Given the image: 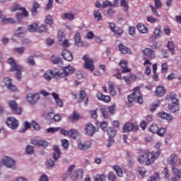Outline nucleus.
<instances>
[{
    "mask_svg": "<svg viewBox=\"0 0 181 181\" xmlns=\"http://www.w3.org/2000/svg\"><path fill=\"white\" fill-rule=\"evenodd\" d=\"M161 150L158 149L156 152L149 151L146 150L143 154L138 156L137 161L140 165H146V166H151L155 163V160L160 156Z\"/></svg>",
    "mask_w": 181,
    "mask_h": 181,
    "instance_id": "f257e3e1",
    "label": "nucleus"
},
{
    "mask_svg": "<svg viewBox=\"0 0 181 181\" xmlns=\"http://www.w3.org/2000/svg\"><path fill=\"white\" fill-rule=\"evenodd\" d=\"M63 72L59 71V70L55 69L54 71L52 70H47L46 74V80L50 81L52 78H55V80H60L70 74L74 73V68L71 66H67L62 68Z\"/></svg>",
    "mask_w": 181,
    "mask_h": 181,
    "instance_id": "f03ea898",
    "label": "nucleus"
},
{
    "mask_svg": "<svg viewBox=\"0 0 181 181\" xmlns=\"http://www.w3.org/2000/svg\"><path fill=\"white\" fill-rule=\"evenodd\" d=\"M129 103H138V104H142L144 103V99L142 98V95L141 94V88L137 86L134 88L133 93L128 97Z\"/></svg>",
    "mask_w": 181,
    "mask_h": 181,
    "instance_id": "7ed1b4c3",
    "label": "nucleus"
},
{
    "mask_svg": "<svg viewBox=\"0 0 181 181\" xmlns=\"http://www.w3.org/2000/svg\"><path fill=\"white\" fill-rule=\"evenodd\" d=\"M53 153H52V156H53V159H49L47 160L46 165H47V168H54V163L57 162V160L59 159V158H60V155H62V150H60V148H59V146L57 145H54L53 146Z\"/></svg>",
    "mask_w": 181,
    "mask_h": 181,
    "instance_id": "20e7f679",
    "label": "nucleus"
},
{
    "mask_svg": "<svg viewBox=\"0 0 181 181\" xmlns=\"http://www.w3.org/2000/svg\"><path fill=\"white\" fill-rule=\"evenodd\" d=\"M8 63L11 66L10 71H16V78L17 80H21L22 78V70H23L22 66L16 64V62L13 58H9Z\"/></svg>",
    "mask_w": 181,
    "mask_h": 181,
    "instance_id": "39448f33",
    "label": "nucleus"
},
{
    "mask_svg": "<svg viewBox=\"0 0 181 181\" xmlns=\"http://www.w3.org/2000/svg\"><path fill=\"white\" fill-rule=\"evenodd\" d=\"M26 100L29 104L31 105H35L39 100H40V95L37 93H28L26 96Z\"/></svg>",
    "mask_w": 181,
    "mask_h": 181,
    "instance_id": "423d86ee",
    "label": "nucleus"
},
{
    "mask_svg": "<svg viewBox=\"0 0 181 181\" xmlns=\"http://www.w3.org/2000/svg\"><path fill=\"white\" fill-rule=\"evenodd\" d=\"M83 60L85 62L84 68L93 71L95 70L94 61L91 58H88L87 55L83 57Z\"/></svg>",
    "mask_w": 181,
    "mask_h": 181,
    "instance_id": "0eeeda50",
    "label": "nucleus"
},
{
    "mask_svg": "<svg viewBox=\"0 0 181 181\" xmlns=\"http://www.w3.org/2000/svg\"><path fill=\"white\" fill-rule=\"evenodd\" d=\"M47 120L49 122H60L62 116L59 114L55 115L54 111H51L47 115Z\"/></svg>",
    "mask_w": 181,
    "mask_h": 181,
    "instance_id": "6e6552de",
    "label": "nucleus"
},
{
    "mask_svg": "<svg viewBox=\"0 0 181 181\" xmlns=\"http://www.w3.org/2000/svg\"><path fill=\"white\" fill-rule=\"evenodd\" d=\"M150 8L151 9V12L155 15V16L160 18V14H159L157 10L162 8V1H160V0H154V6H150Z\"/></svg>",
    "mask_w": 181,
    "mask_h": 181,
    "instance_id": "1a4fd4ad",
    "label": "nucleus"
},
{
    "mask_svg": "<svg viewBox=\"0 0 181 181\" xmlns=\"http://www.w3.org/2000/svg\"><path fill=\"white\" fill-rule=\"evenodd\" d=\"M109 23V28L110 30H112L114 33L115 36L117 37H119V36H122V34L124 33V30L121 29V28L116 26L115 23Z\"/></svg>",
    "mask_w": 181,
    "mask_h": 181,
    "instance_id": "9d476101",
    "label": "nucleus"
},
{
    "mask_svg": "<svg viewBox=\"0 0 181 181\" xmlns=\"http://www.w3.org/2000/svg\"><path fill=\"white\" fill-rule=\"evenodd\" d=\"M139 129V127L136 124H134L131 122H127L123 126V132H131L132 131H134V132H136Z\"/></svg>",
    "mask_w": 181,
    "mask_h": 181,
    "instance_id": "9b49d317",
    "label": "nucleus"
},
{
    "mask_svg": "<svg viewBox=\"0 0 181 181\" xmlns=\"http://www.w3.org/2000/svg\"><path fill=\"white\" fill-rule=\"evenodd\" d=\"M8 105L14 114H17L18 115L22 114V107H18V103L15 100H10Z\"/></svg>",
    "mask_w": 181,
    "mask_h": 181,
    "instance_id": "f8f14e48",
    "label": "nucleus"
},
{
    "mask_svg": "<svg viewBox=\"0 0 181 181\" xmlns=\"http://www.w3.org/2000/svg\"><path fill=\"white\" fill-rule=\"evenodd\" d=\"M6 124L11 129H16V128L19 127V121H18L15 117H8L6 119Z\"/></svg>",
    "mask_w": 181,
    "mask_h": 181,
    "instance_id": "ddd939ff",
    "label": "nucleus"
},
{
    "mask_svg": "<svg viewBox=\"0 0 181 181\" xmlns=\"http://www.w3.org/2000/svg\"><path fill=\"white\" fill-rule=\"evenodd\" d=\"M16 11H21L23 16H25V18H28V16H29V13H28L26 8H25V7H21V6H19L18 4H15L14 6L11 7L12 12H16Z\"/></svg>",
    "mask_w": 181,
    "mask_h": 181,
    "instance_id": "4468645a",
    "label": "nucleus"
},
{
    "mask_svg": "<svg viewBox=\"0 0 181 181\" xmlns=\"http://www.w3.org/2000/svg\"><path fill=\"white\" fill-rule=\"evenodd\" d=\"M119 67H121L122 73L125 74V73H131V69L128 68V62L125 59H122L120 61L119 64Z\"/></svg>",
    "mask_w": 181,
    "mask_h": 181,
    "instance_id": "2eb2a0df",
    "label": "nucleus"
},
{
    "mask_svg": "<svg viewBox=\"0 0 181 181\" xmlns=\"http://www.w3.org/2000/svg\"><path fill=\"white\" fill-rule=\"evenodd\" d=\"M3 164L6 165L7 168H15V161L13 159L9 158V157H4L3 158Z\"/></svg>",
    "mask_w": 181,
    "mask_h": 181,
    "instance_id": "dca6fc26",
    "label": "nucleus"
},
{
    "mask_svg": "<svg viewBox=\"0 0 181 181\" xmlns=\"http://www.w3.org/2000/svg\"><path fill=\"white\" fill-rule=\"evenodd\" d=\"M91 145H93L91 141H87L85 143L79 142L78 144V148L81 151H87V149L91 148Z\"/></svg>",
    "mask_w": 181,
    "mask_h": 181,
    "instance_id": "f3484780",
    "label": "nucleus"
},
{
    "mask_svg": "<svg viewBox=\"0 0 181 181\" xmlns=\"http://www.w3.org/2000/svg\"><path fill=\"white\" fill-rule=\"evenodd\" d=\"M62 56L64 60H66V62H73V54L70 51L67 49H63Z\"/></svg>",
    "mask_w": 181,
    "mask_h": 181,
    "instance_id": "a211bd4d",
    "label": "nucleus"
},
{
    "mask_svg": "<svg viewBox=\"0 0 181 181\" xmlns=\"http://www.w3.org/2000/svg\"><path fill=\"white\" fill-rule=\"evenodd\" d=\"M98 100L103 101V103H110L111 101V97L110 95H105L103 93L98 92L96 94Z\"/></svg>",
    "mask_w": 181,
    "mask_h": 181,
    "instance_id": "6ab92c4d",
    "label": "nucleus"
},
{
    "mask_svg": "<svg viewBox=\"0 0 181 181\" xmlns=\"http://www.w3.org/2000/svg\"><path fill=\"white\" fill-rule=\"evenodd\" d=\"M85 131L89 136H93L95 132V127L90 123L88 124L85 127Z\"/></svg>",
    "mask_w": 181,
    "mask_h": 181,
    "instance_id": "aec40b11",
    "label": "nucleus"
},
{
    "mask_svg": "<svg viewBox=\"0 0 181 181\" xmlns=\"http://www.w3.org/2000/svg\"><path fill=\"white\" fill-rule=\"evenodd\" d=\"M158 116L159 117V118H162V119H166L168 122H170V121L173 120V116L165 112H158Z\"/></svg>",
    "mask_w": 181,
    "mask_h": 181,
    "instance_id": "412c9836",
    "label": "nucleus"
},
{
    "mask_svg": "<svg viewBox=\"0 0 181 181\" xmlns=\"http://www.w3.org/2000/svg\"><path fill=\"white\" fill-rule=\"evenodd\" d=\"M52 95L53 97V98L55 100V103L57 104V105H58V107H63V100L62 99H60V98L59 97V94L56 93L55 92H53L52 93Z\"/></svg>",
    "mask_w": 181,
    "mask_h": 181,
    "instance_id": "4be33fe9",
    "label": "nucleus"
},
{
    "mask_svg": "<svg viewBox=\"0 0 181 181\" xmlns=\"http://www.w3.org/2000/svg\"><path fill=\"white\" fill-rule=\"evenodd\" d=\"M166 93V89L163 86H158L156 90V97H163Z\"/></svg>",
    "mask_w": 181,
    "mask_h": 181,
    "instance_id": "5701e85b",
    "label": "nucleus"
},
{
    "mask_svg": "<svg viewBox=\"0 0 181 181\" xmlns=\"http://www.w3.org/2000/svg\"><path fill=\"white\" fill-rule=\"evenodd\" d=\"M144 56H147L151 59H155V51L151 49L150 48H146L143 50Z\"/></svg>",
    "mask_w": 181,
    "mask_h": 181,
    "instance_id": "b1692460",
    "label": "nucleus"
},
{
    "mask_svg": "<svg viewBox=\"0 0 181 181\" xmlns=\"http://www.w3.org/2000/svg\"><path fill=\"white\" fill-rule=\"evenodd\" d=\"M30 142L32 145H35V146H43L46 144L45 140L37 139H33Z\"/></svg>",
    "mask_w": 181,
    "mask_h": 181,
    "instance_id": "393cba45",
    "label": "nucleus"
},
{
    "mask_svg": "<svg viewBox=\"0 0 181 181\" xmlns=\"http://www.w3.org/2000/svg\"><path fill=\"white\" fill-rule=\"evenodd\" d=\"M177 162V155L175 153L171 154V156H170V159L168 160L169 165H170L171 167L175 166Z\"/></svg>",
    "mask_w": 181,
    "mask_h": 181,
    "instance_id": "a878e982",
    "label": "nucleus"
},
{
    "mask_svg": "<svg viewBox=\"0 0 181 181\" xmlns=\"http://www.w3.org/2000/svg\"><path fill=\"white\" fill-rule=\"evenodd\" d=\"M137 30L140 32V33H148V28L144 25V23H138L136 25Z\"/></svg>",
    "mask_w": 181,
    "mask_h": 181,
    "instance_id": "bb28decb",
    "label": "nucleus"
},
{
    "mask_svg": "<svg viewBox=\"0 0 181 181\" xmlns=\"http://www.w3.org/2000/svg\"><path fill=\"white\" fill-rule=\"evenodd\" d=\"M107 134L109 136V139L111 141V139H112V138H114L115 136V135H117V129H115L112 127H109L107 129Z\"/></svg>",
    "mask_w": 181,
    "mask_h": 181,
    "instance_id": "cd10ccee",
    "label": "nucleus"
},
{
    "mask_svg": "<svg viewBox=\"0 0 181 181\" xmlns=\"http://www.w3.org/2000/svg\"><path fill=\"white\" fill-rule=\"evenodd\" d=\"M80 176H83V170L81 169H78L75 171L74 175L71 177L72 181H76Z\"/></svg>",
    "mask_w": 181,
    "mask_h": 181,
    "instance_id": "c85d7f7f",
    "label": "nucleus"
},
{
    "mask_svg": "<svg viewBox=\"0 0 181 181\" xmlns=\"http://www.w3.org/2000/svg\"><path fill=\"white\" fill-rule=\"evenodd\" d=\"M118 47L119 52H121V53H122L123 54H127L129 52V48L124 45L122 43L119 44Z\"/></svg>",
    "mask_w": 181,
    "mask_h": 181,
    "instance_id": "c756f323",
    "label": "nucleus"
},
{
    "mask_svg": "<svg viewBox=\"0 0 181 181\" xmlns=\"http://www.w3.org/2000/svg\"><path fill=\"white\" fill-rule=\"evenodd\" d=\"M93 17H94L95 21L97 22H100V21H103V15L98 10H95L93 11Z\"/></svg>",
    "mask_w": 181,
    "mask_h": 181,
    "instance_id": "7c9ffc66",
    "label": "nucleus"
},
{
    "mask_svg": "<svg viewBox=\"0 0 181 181\" xmlns=\"http://www.w3.org/2000/svg\"><path fill=\"white\" fill-rule=\"evenodd\" d=\"M69 119L71 122L78 121V119H80V115L76 113V112H74L73 114L69 116Z\"/></svg>",
    "mask_w": 181,
    "mask_h": 181,
    "instance_id": "2f4dec72",
    "label": "nucleus"
},
{
    "mask_svg": "<svg viewBox=\"0 0 181 181\" xmlns=\"http://www.w3.org/2000/svg\"><path fill=\"white\" fill-rule=\"evenodd\" d=\"M69 135L71 136V138H73V139H77V137L78 136V131L75 129H71L69 130Z\"/></svg>",
    "mask_w": 181,
    "mask_h": 181,
    "instance_id": "473e14b6",
    "label": "nucleus"
},
{
    "mask_svg": "<svg viewBox=\"0 0 181 181\" xmlns=\"http://www.w3.org/2000/svg\"><path fill=\"white\" fill-rule=\"evenodd\" d=\"M168 108L170 111H171V112H176V111H179V103H172V105H169Z\"/></svg>",
    "mask_w": 181,
    "mask_h": 181,
    "instance_id": "72a5a7b5",
    "label": "nucleus"
},
{
    "mask_svg": "<svg viewBox=\"0 0 181 181\" xmlns=\"http://www.w3.org/2000/svg\"><path fill=\"white\" fill-rule=\"evenodd\" d=\"M38 29H39V25H37V23H33L28 26V30H29V32H32V33L37 32Z\"/></svg>",
    "mask_w": 181,
    "mask_h": 181,
    "instance_id": "f704fd0d",
    "label": "nucleus"
},
{
    "mask_svg": "<svg viewBox=\"0 0 181 181\" xmlns=\"http://www.w3.org/2000/svg\"><path fill=\"white\" fill-rule=\"evenodd\" d=\"M108 90L110 92V94L111 95H115V94H117V92L115 91V89L114 88V83L112 82H109L108 83Z\"/></svg>",
    "mask_w": 181,
    "mask_h": 181,
    "instance_id": "c9c22d12",
    "label": "nucleus"
},
{
    "mask_svg": "<svg viewBox=\"0 0 181 181\" xmlns=\"http://www.w3.org/2000/svg\"><path fill=\"white\" fill-rule=\"evenodd\" d=\"M39 8V4L34 2L33 6L31 8V13L33 16H36L37 15V9Z\"/></svg>",
    "mask_w": 181,
    "mask_h": 181,
    "instance_id": "e433bc0d",
    "label": "nucleus"
},
{
    "mask_svg": "<svg viewBox=\"0 0 181 181\" xmlns=\"http://www.w3.org/2000/svg\"><path fill=\"white\" fill-rule=\"evenodd\" d=\"M100 112L105 119H107V118H110V113L108 112V110H107V108L101 107Z\"/></svg>",
    "mask_w": 181,
    "mask_h": 181,
    "instance_id": "4c0bfd02",
    "label": "nucleus"
},
{
    "mask_svg": "<svg viewBox=\"0 0 181 181\" xmlns=\"http://www.w3.org/2000/svg\"><path fill=\"white\" fill-rule=\"evenodd\" d=\"M113 169L114 170H115L117 176H119V177H122V176H124V173L122 172V169H121L119 166L115 165L113 166Z\"/></svg>",
    "mask_w": 181,
    "mask_h": 181,
    "instance_id": "58836bf2",
    "label": "nucleus"
},
{
    "mask_svg": "<svg viewBox=\"0 0 181 181\" xmlns=\"http://www.w3.org/2000/svg\"><path fill=\"white\" fill-rule=\"evenodd\" d=\"M120 5L122 6L124 12H128L129 10V6L127 3V0H120Z\"/></svg>",
    "mask_w": 181,
    "mask_h": 181,
    "instance_id": "ea45409f",
    "label": "nucleus"
},
{
    "mask_svg": "<svg viewBox=\"0 0 181 181\" xmlns=\"http://www.w3.org/2000/svg\"><path fill=\"white\" fill-rule=\"evenodd\" d=\"M76 45H83V41H81V35L80 33H76L74 36Z\"/></svg>",
    "mask_w": 181,
    "mask_h": 181,
    "instance_id": "a19ab883",
    "label": "nucleus"
},
{
    "mask_svg": "<svg viewBox=\"0 0 181 181\" xmlns=\"http://www.w3.org/2000/svg\"><path fill=\"white\" fill-rule=\"evenodd\" d=\"M173 173L177 177L181 178V170H179L176 168L175 166L171 167Z\"/></svg>",
    "mask_w": 181,
    "mask_h": 181,
    "instance_id": "79ce46f5",
    "label": "nucleus"
},
{
    "mask_svg": "<svg viewBox=\"0 0 181 181\" xmlns=\"http://www.w3.org/2000/svg\"><path fill=\"white\" fill-rule=\"evenodd\" d=\"M162 173L168 181H170V175H169V169H168V167L164 168Z\"/></svg>",
    "mask_w": 181,
    "mask_h": 181,
    "instance_id": "37998d69",
    "label": "nucleus"
},
{
    "mask_svg": "<svg viewBox=\"0 0 181 181\" xmlns=\"http://www.w3.org/2000/svg\"><path fill=\"white\" fill-rule=\"evenodd\" d=\"M159 129V127H158V124L153 123L150 128L149 130L151 131V132H152L153 134H157L158 131Z\"/></svg>",
    "mask_w": 181,
    "mask_h": 181,
    "instance_id": "c03bdc74",
    "label": "nucleus"
},
{
    "mask_svg": "<svg viewBox=\"0 0 181 181\" xmlns=\"http://www.w3.org/2000/svg\"><path fill=\"white\" fill-rule=\"evenodd\" d=\"M107 177L104 174L96 175L94 177V181H105Z\"/></svg>",
    "mask_w": 181,
    "mask_h": 181,
    "instance_id": "a18cd8bd",
    "label": "nucleus"
},
{
    "mask_svg": "<svg viewBox=\"0 0 181 181\" xmlns=\"http://www.w3.org/2000/svg\"><path fill=\"white\" fill-rule=\"evenodd\" d=\"M1 22H3V23H15V20L11 18H6V17L3 15V17H1Z\"/></svg>",
    "mask_w": 181,
    "mask_h": 181,
    "instance_id": "49530a36",
    "label": "nucleus"
},
{
    "mask_svg": "<svg viewBox=\"0 0 181 181\" xmlns=\"http://www.w3.org/2000/svg\"><path fill=\"white\" fill-rule=\"evenodd\" d=\"M64 19H67L68 21H74V14L71 13H64Z\"/></svg>",
    "mask_w": 181,
    "mask_h": 181,
    "instance_id": "de8ad7c7",
    "label": "nucleus"
},
{
    "mask_svg": "<svg viewBox=\"0 0 181 181\" xmlns=\"http://www.w3.org/2000/svg\"><path fill=\"white\" fill-rule=\"evenodd\" d=\"M167 46L172 54H175V44L173 43V42L168 41Z\"/></svg>",
    "mask_w": 181,
    "mask_h": 181,
    "instance_id": "09e8293b",
    "label": "nucleus"
},
{
    "mask_svg": "<svg viewBox=\"0 0 181 181\" xmlns=\"http://www.w3.org/2000/svg\"><path fill=\"white\" fill-rule=\"evenodd\" d=\"M23 33H25L23 28L19 27L15 32V36H16L17 37H21V36H22Z\"/></svg>",
    "mask_w": 181,
    "mask_h": 181,
    "instance_id": "8fccbe9b",
    "label": "nucleus"
},
{
    "mask_svg": "<svg viewBox=\"0 0 181 181\" xmlns=\"http://www.w3.org/2000/svg\"><path fill=\"white\" fill-rule=\"evenodd\" d=\"M75 168H76V165H70L69 168H68L66 173L63 175V179L64 180L66 179V177H67V176H69V175H70V173H71V172L74 170Z\"/></svg>",
    "mask_w": 181,
    "mask_h": 181,
    "instance_id": "3c124183",
    "label": "nucleus"
},
{
    "mask_svg": "<svg viewBox=\"0 0 181 181\" xmlns=\"http://www.w3.org/2000/svg\"><path fill=\"white\" fill-rule=\"evenodd\" d=\"M27 63L29 66H35V64H36L33 56H30L27 58Z\"/></svg>",
    "mask_w": 181,
    "mask_h": 181,
    "instance_id": "603ef678",
    "label": "nucleus"
},
{
    "mask_svg": "<svg viewBox=\"0 0 181 181\" xmlns=\"http://www.w3.org/2000/svg\"><path fill=\"white\" fill-rule=\"evenodd\" d=\"M60 127H49L47 129L48 134H54V132H59Z\"/></svg>",
    "mask_w": 181,
    "mask_h": 181,
    "instance_id": "864d4df0",
    "label": "nucleus"
},
{
    "mask_svg": "<svg viewBox=\"0 0 181 181\" xmlns=\"http://www.w3.org/2000/svg\"><path fill=\"white\" fill-rule=\"evenodd\" d=\"M107 179L110 181H116L117 180V175L113 172H110L107 175Z\"/></svg>",
    "mask_w": 181,
    "mask_h": 181,
    "instance_id": "5fc2aeb1",
    "label": "nucleus"
},
{
    "mask_svg": "<svg viewBox=\"0 0 181 181\" xmlns=\"http://www.w3.org/2000/svg\"><path fill=\"white\" fill-rule=\"evenodd\" d=\"M159 180V173H155L152 176L149 177L147 181H156Z\"/></svg>",
    "mask_w": 181,
    "mask_h": 181,
    "instance_id": "6e6d98bb",
    "label": "nucleus"
},
{
    "mask_svg": "<svg viewBox=\"0 0 181 181\" xmlns=\"http://www.w3.org/2000/svg\"><path fill=\"white\" fill-rule=\"evenodd\" d=\"M4 83L6 87V88H8L10 86V85L12 84V79H11V78H9V77H6L4 79Z\"/></svg>",
    "mask_w": 181,
    "mask_h": 181,
    "instance_id": "4d7b16f0",
    "label": "nucleus"
},
{
    "mask_svg": "<svg viewBox=\"0 0 181 181\" xmlns=\"http://www.w3.org/2000/svg\"><path fill=\"white\" fill-rule=\"evenodd\" d=\"M52 62L53 64H63V60L60 57L52 58Z\"/></svg>",
    "mask_w": 181,
    "mask_h": 181,
    "instance_id": "13d9d810",
    "label": "nucleus"
},
{
    "mask_svg": "<svg viewBox=\"0 0 181 181\" xmlns=\"http://www.w3.org/2000/svg\"><path fill=\"white\" fill-rule=\"evenodd\" d=\"M166 134V128L160 127L158 128V130L157 132V135L159 136H163Z\"/></svg>",
    "mask_w": 181,
    "mask_h": 181,
    "instance_id": "bf43d9fd",
    "label": "nucleus"
},
{
    "mask_svg": "<svg viewBox=\"0 0 181 181\" xmlns=\"http://www.w3.org/2000/svg\"><path fill=\"white\" fill-rule=\"evenodd\" d=\"M108 6H114V4L110 1H105L103 2L102 8L103 9H105V8H108Z\"/></svg>",
    "mask_w": 181,
    "mask_h": 181,
    "instance_id": "052dcab7",
    "label": "nucleus"
},
{
    "mask_svg": "<svg viewBox=\"0 0 181 181\" xmlns=\"http://www.w3.org/2000/svg\"><path fill=\"white\" fill-rule=\"evenodd\" d=\"M46 25L52 26L53 25V17L50 15L47 16L46 18Z\"/></svg>",
    "mask_w": 181,
    "mask_h": 181,
    "instance_id": "680f3d73",
    "label": "nucleus"
},
{
    "mask_svg": "<svg viewBox=\"0 0 181 181\" xmlns=\"http://www.w3.org/2000/svg\"><path fill=\"white\" fill-rule=\"evenodd\" d=\"M170 98L171 100V101H173V103H179V100L177 98H176V94L171 93L170 94Z\"/></svg>",
    "mask_w": 181,
    "mask_h": 181,
    "instance_id": "e2e57ef3",
    "label": "nucleus"
},
{
    "mask_svg": "<svg viewBox=\"0 0 181 181\" xmlns=\"http://www.w3.org/2000/svg\"><path fill=\"white\" fill-rule=\"evenodd\" d=\"M137 170L141 176H145V175H146V168H145V167H139Z\"/></svg>",
    "mask_w": 181,
    "mask_h": 181,
    "instance_id": "0e129e2a",
    "label": "nucleus"
},
{
    "mask_svg": "<svg viewBox=\"0 0 181 181\" xmlns=\"http://www.w3.org/2000/svg\"><path fill=\"white\" fill-rule=\"evenodd\" d=\"M146 19L147 22H149L150 23H156V22H158V18L152 16H148Z\"/></svg>",
    "mask_w": 181,
    "mask_h": 181,
    "instance_id": "69168bd1",
    "label": "nucleus"
},
{
    "mask_svg": "<svg viewBox=\"0 0 181 181\" xmlns=\"http://www.w3.org/2000/svg\"><path fill=\"white\" fill-rule=\"evenodd\" d=\"M153 33L156 37H160L163 35L162 31H160L159 28H155Z\"/></svg>",
    "mask_w": 181,
    "mask_h": 181,
    "instance_id": "338daca9",
    "label": "nucleus"
},
{
    "mask_svg": "<svg viewBox=\"0 0 181 181\" xmlns=\"http://www.w3.org/2000/svg\"><path fill=\"white\" fill-rule=\"evenodd\" d=\"M62 145L63 148H64L65 149H69V140L62 139Z\"/></svg>",
    "mask_w": 181,
    "mask_h": 181,
    "instance_id": "774afa93",
    "label": "nucleus"
}]
</instances>
